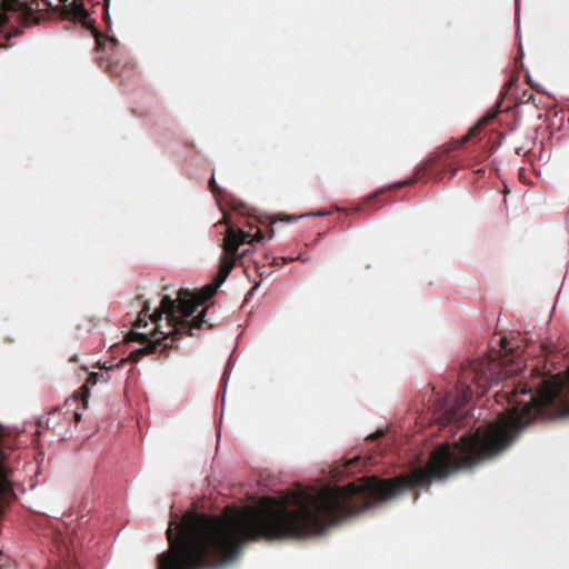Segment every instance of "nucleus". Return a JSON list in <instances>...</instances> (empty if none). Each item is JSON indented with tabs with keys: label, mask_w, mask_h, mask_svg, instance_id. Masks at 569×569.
I'll use <instances>...</instances> for the list:
<instances>
[{
	"label": "nucleus",
	"mask_w": 569,
	"mask_h": 569,
	"mask_svg": "<svg viewBox=\"0 0 569 569\" xmlns=\"http://www.w3.org/2000/svg\"><path fill=\"white\" fill-rule=\"evenodd\" d=\"M219 287L220 286H218V283L216 286L208 284L199 293H192L187 290L180 291L178 297V308L182 317H190L198 306L209 300L216 293Z\"/></svg>",
	"instance_id": "obj_1"
},
{
	"label": "nucleus",
	"mask_w": 569,
	"mask_h": 569,
	"mask_svg": "<svg viewBox=\"0 0 569 569\" xmlns=\"http://www.w3.org/2000/svg\"><path fill=\"white\" fill-rule=\"evenodd\" d=\"M147 309H143L137 320L134 326V330L130 333V338L137 337L140 340L148 341L149 343H156L161 340V337L158 336V332L147 331L144 328L147 327L146 317Z\"/></svg>",
	"instance_id": "obj_2"
},
{
	"label": "nucleus",
	"mask_w": 569,
	"mask_h": 569,
	"mask_svg": "<svg viewBox=\"0 0 569 569\" xmlns=\"http://www.w3.org/2000/svg\"><path fill=\"white\" fill-rule=\"evenodd\" d=\"M251 242L250 234L244 231L228 230L224 238V250L227 253L234 254L243 242Z\"/></svg>",
	"instance_id": "obj_3"
},
{
	"label": "nucleus",
	"mask_w": 569,
	"mask_h": 569,
	"mask_svg": "<svg viewBox=\"0 0 569 569\" xmlns=\"http://www.w3.org/2000/svg\"><path fill=\"white\" fill-rule=\"evenodd\" d=\"M176 306L174 301L170 298L166 297L163 298L161 306L158 310L154 311V313L151 316V319L154 323H158V321L162 318L163 315L167 316L168 320L172 323V326L177 327V320H176Z\"/></svg>",
	"instance_id": "obj_4"
},
{
	"label": "nucleus",
	"mask_w": 569,
	"mask_h": 569,
	"mask_svg": "<svg viewBox=\"0 0 569 569\" xmlns=\"http://www.w3.org/2000/svg\"><path fill=\"white\" fill-rule=\"evenodd\" d=\"M234 264V258L232 254L227 253L220 261V269L218 273V286L227 279Z\"/></svg>",
	"instance_id": "obj_5"
},
{
	"label": "nucleus",
	"mask_w": 569,
	"mask_h": 569,
	"mask_svg": "<svg viewBox=\"0 0 569 569\" xmlns=\"http://www.w3.org/2000/svg\"><path fill=\"white\" fill-rule=\"evenodd\" d=\"M22 3L19 0H1L2 11L20 10Z\"/></svg>",
	"instance_id": "obj_6"
},
{
	"label": "nucleus",
	"mask_w": 569,
	"mask_h": 569,
	"mask_svg": "<svg viewBox=\"0 0 569 569\" xmlns=\"http://www.w3.org/2000/svg\"><path fill=\"white\" fill-rule=\"evenodd\" d=\"M194 321H196L197 326H200L204 321V312H202L201 315L197 316Z\"/></svg>",
	"instance_id": "obj_7"
},
{
	"label": "nucleus",
	"mask_w": 569,
	"mask_h": 569,
	"mask_svg": "<svg viewBox=\"0 0 569 569\" xmlns=\"http://www.w3.org/2000/svg\"><path fill=\"white\" fill-rule=\"evenodd\" d=\"M7 21H8V16H7V12L3 11L2 13H0V26L4 24Z\"/></svg>",
	"instance_id": "obj_8"
},
{
	"label": "nucleus",
	"mask_w": 569,
	"mask_h": 569,
	"mask_svg": "<svg viewBox=\"0 0 569 569\" xmlns=\"http://www.w3.org/2000/svg\"><path fill=\"white\" fill-rule=\"evenodd\" d=\"M309 214H303V216H299V217H296V218H288L287 221L288 222H291V221H298L299 219L303 218V217H308Z\"/></svg>",
	"instance_id": "obj_9"
},
{
	"label": "nucleus",
	"mask_w": 569,
	"mask_h": 569,
	"mask_svg": "<svg viewBox=\"0 0 569 569\" xmlns=\"http://www.w3.org/2000/svg\"><path fill=\"white\" fill-rule=\"evenodd\" d=\"M382 433H383V430L379 429L377 432L370 435L369 437H377V436L382 435Z\"/></svg>",
	"instance_id": "obj_10"
},
{
	"label": "nucleus",
	"mask_w": 569,
	"mask_h": 569,
	"mask_svg": "<svg viewBox=\"0 0 569 569\" xmlns=\"http://www.w3.org/2000/svg\"><path fill=\"white\" fill-rule=\"evenodd\" d=\"M253 238H254L256 240H261V239H262V237H261L260 232H257V233L253 236Z\"/></svg>",
	"instance_id": "obj_11"
},
{
	"label": "nucleus",
	"mask_w": 569,
	"mask_h": 569,
	"mask_svg": "<svg viewBox=\"0 0 569 569\" xmlns=\"http://www.w3.org/2000/svg\"><path fill=\"white\" fill-rule=\"evenodd\" d=\"M170 332H171V331H169V332L161 331V332H160V335H161V336H167V335H169Z\"/></svg>",
	"instance_id": "obj_12"
},
{
	"label": "nucleus",
	"mask_w": 569,
	"mask_h": 569,
	"mask_svg": "<svg viewBox=\"0 0 569 569\" xmlns=\"http://www.w3.org/2000/svg\"><path fill=\"white\" fill-rule=\"evenodd\" d=\"M488 120H489V118H483V119H481V122L486 123Z\"/></svg>",
	"instance_id": "obj_13"
}]
</instances>
